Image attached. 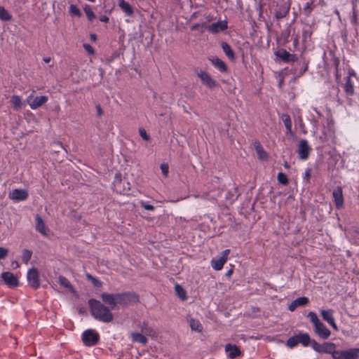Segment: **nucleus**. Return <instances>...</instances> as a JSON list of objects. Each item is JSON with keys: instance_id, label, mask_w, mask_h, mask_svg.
Returning <instances> with one entry per match:
<instances>
[{"instance_id": "6e6552de", "label": "nucleus", "mask_w": 359, "mask_h": 359, "mask_svg": "<svg viewBox=\"0 0 359 359\" xmlns=\"http://www.w3.org/2000/svg\"><path fill=\"white\" fill-rule=\"evenodd\" d=\"M4 283L10 287H15L18 285V278L11 272H3L1 276Z\"/></svg>"}, {"instance_id": "0e129e2a", "label": "nucleus", "mask_w": 359, "mask_h": 359, "mask_svg": "<svg viewBox=\"0 0 359 359\" xmlns=\"http://www.w3.org/2000/svg\"><path fill=\"white\" fill-rule=\"evenodd\" d=\"M284 166H285V168H289V165H288V164H287V162H285V163H284Z\"/></svg>"}, {"instance_id": "ea45409f", "label": "nucleus", "mask_w": 359, "mask_h": 359, "mask_svg": "<svg viewBox=\"0 0 359 359\" xmlns=\"http://www.w3.org/2000/svg\"><path fill=\"white\" fill-rule=\"evenodd\" d=\"M278 181L279 183L287 185L288 184V179L285 174L283 172H279L278 175Z\"/></svg>"}, {"instance_id": "473e14b6", "label": "nucleus", "mask_w": 359, "mask_h": 359, "mask_svg": "<svg viewBox=\"0 0 359 359\" xmlns=\"http://www.w3.org/2000/svg\"><path fill=\"white\" fill-rule=\"evenodd\" d=\"M276 55L278 57L281 58L285 62L291 61L294 57V55L290 54L289 52L286 50H282L280 52H278Z\"/></svg>"}, {"instance_id": "58836bf2", "label": "nucleus", "mask_w": 359, "mask_h": 359, "mask_svg": "<svg viewBox=\"0 0 359 359\" xmlns=\"http://www.w3.org/2000/svg\"><path fill=\"white\" fill-rule=\"evenodd\" d=\"M298 344V339L297 335L289 338L287 341V346L290 348H293Z\"/></svg>"}, {"instance_id": "4be33fe9", "label": "nucleus", "mask_w": 359, "mask_h": 359, "mask_svg": "<svg viewBox=\"0 0 359 359\" xmlns=\"http://www.w3.org/2000/svg\"><path fill=\"white\" fill-rule=\"evenodd\" d=\"M281 119L286 128L287 133L288 135H291L292 137H294V133L292 130V121H291L290 116L287 114H283L281 115Z\"/></svg>"}, {"instance_id": "a878e982", "label": "nucleus", "mask_w": 359, "mask_h": 359, "mask_svg": "<svg viewBox=\"0 0 359 359\" xmlns=\"http://www.w3.org/2000/svg\"><path fill=\"white\" fill-rule=\"evenodd\" d=\"M58 283L59 284L64 287L66 289H68L72 292H74V289L70 282L68 280L67 278L62 276H60L58 277Z\"/></svg>"}, {"instance_id": "c9c22d12", "label": "nucleus", "mask_w": 359, "mask_h": 359, "mask_svg": "<svg viewBox=\"0 0 359 359\" xmlns=\"http://www.w3.org/2000/svg\"><path fill=\"white\" fill-rule=\"evenodd\" d=\"M190 327H191V330L197 331V332H201V330H202V325L200 323V322L197 320L191 319Z\"/></svg>"}, {"instance_id": "72a5a7b5", "label": "nucleus", "mask_w": 359, "mask_h": 359, "mask_svg": "<svg viewBox=\"0 0 359 359\" xmlns=\"http://www.w3.org/2000/svg\"><path fill=\"white\" fill-rule=\"evenodd\" d=\"M12 18L11 15L4 7L0 6V19L3 21H9Z\"/></svg>"}, {"instance_id": "f8f14e48", "label": "nucleus", "mask_w": 359, "mask_h": 359, "mask_svg": "<svg viewBox=\"0 0 359 359\" xmlns=\"http://www.w3.org/2000/svg\"><path fill=\"white\" fill-rule=\"evenodd\" d=\"M332 196L334 200L335 205L337 209H341L344 205V198L342 194V189L340 187H337L334 189Z\"/></svg>"}, {"instance_id": "4c0bfd02", "label": "nucleus", "mask_w": 359, "mask_h": 359, "mask_svg": "<svg viewBox=\"0 0 359 359\" xmlns=\"http://www.w3.org/2000/svg\"><path fill=\"white\" fill-rule=\"evenodd\" d=\"M86 278L88 280H90L93 285L94 287H100L102 286V282L100 281L97 278H96L95 277L93 276L90 273H87L86 274Z\"/></svg>"}, {"instance_id": "9b49d317", "label": "nucleus", "mask_w": 359, "mask_h": 359, "mask_svg": "<svg viewBox=\"0 0 359 359\" xmlns=\"http://www.w3.org/2000/svg\"><path fill=\"white\" fill-rule=\"evenodd\" d=\"M333 313L334 311L332 309L322 310L320 311V314L323 319L327 321L332 327L334 330H337L338 327L334 322Z\"/></svg>"}, {"instance_id": "4468645a", "label": "nucleus", "mask_w": 359, "mask_h": 359, "mask_svg": "<svg viewBox=\"0 0 359 359\" xmlns=\"http://www.w3.org/2000/svg\"><path fill=\"white\" fill-rule=\"evenodd\" d=\"M314 327L316 334L323 339H327L331 334L330 331L321 322L318 323V325H316Z\"/></svg>"}, {"instance_id": "423d86ee", "label": "nucleus", "mask_w": 359, "mask_h": 359, "mask_svg": "<svg viewBox=\"0 0 359 359\" xmlns=\"http://www.w3.org/2000/svg\"><path fill=\"white\" fill-rule=\"evenodd\" d=\"M48 101V97L45 95L34 97L33 95H29L27 98V102L29 105L30 108L32 109H36L40 107H41L43 104H45Z\"/></svg>"}, {"instance_id": "0eeeda50", "label": "nucleus", "mask_w": 359, "mask_h": 359, "mask_svg": "<svg viewBox=\"0 0 359 359\" xmlns=\"http://www.w3.org/2000/svg\"><path fill=\"white\" fill-rule=\"evenodd\" d=\"M311 148L306 140H301L298 147V154L299 158L306 160L309 158Z\"/></svg>"}, {"instance_id": "39448f33", "label": "nucleus", "mask_w": 359, "mask_h": 359, "mask_svg": "<svg viewBox=\"0 0 359 359\" xmlns=\"http://www.w3.org/2000/svg\"><path fill=\"white\" fill-rule=\"evenodd\" d=\"M335 359H359V348L338 351L335 353Z\"/></svg>"}, {"instance_id": "3c124183", "label": "nucleus", "mask_w": 359, "mask_h": 359, "mask_svg": "<svg viewBox=\"0 0 359 359\" xmlns=\"http://www.w3.org/2000/svg\"><path fill=\"white\" fill-rule=\"evenodd\" d=\"M84 49L89 53V54H93L94 53V49L88 43H84L83 45Z\"/></svg>"}, {"instance_id": "37998d69", "label": "nucleus", "mask_w": 359, "mask_h": 359, "mask_svg": "<svg viewBox=\"0 0 359 359\" xmlns=\"http://www.w3.org/2000/svg\"><path fill=\"white\" fill-rule=\"evenodd\" d=\"M313 9V1L307 2L304 8V11L306 15H309Z\"/></svg>"}, {"instance_id": "cd10ccee", "label": "nucleus", "mask_w": 359, "mask_h": 359, "mask_svg": "<svg viewBox=\"0 0 359 359\" xmlns=\"http://www.w3.org/2000/svg\"><path fill=\"white\" fill-rule=\"evenodd\" d=\"M212 63L218 68L221 72H225L227 70L226 64L219 58L214 57L210 60Z\"/></svg>"}, {"instance_id": "338daca9", "label": "nucleus", "mask_w": 359, "mask_h": 359, "mask_svg": "<svg viewBox=\"0 0 359 359\" xmlns=\"http://www.w3.org/2000/svg\"><path fill=\"white\" fill-rule=\"evenodd\" d=\"M336 14L339 15V11H336Z\"/></svg>"}, {"instance_id": "9d476101", "label": "nucleus", "mask_w": 359, "mask_h": 359, "mask_svg": "<svg viewBox=\"0 0 359 359\" xmlns=\"http://www.w3.org/2000/svg\"><path fill=\"white\" fill-rule=\"evenodd\" d=\"M227 29V22L226 20L218 21L208 26L207 29L212 34H217L221 31Z\"/></svg>"}, {"instance_id": "f704fd0d", "label": "nucleus", "mask_w": 359, "mask_h": 359, "mask_svg": "<svg viewBox=\"0 0 359 359\" xmlns=\"http://www.w3.org/2000/svg\"><path fill=\"white\" fill-rule=\"evenodd\" d=\"M83 10L88 20L92 21L95 18V15L90 6L86 5L83 8Z\"/></svg>"}, {"instance_id": "393cba45", "label": "nucleus", "mask_w": 359, "mask_h": 359, "mask_svg": "<svg viewBox=\"0 0 359 359\" xmlns=\"http://www.w3.org/2000/svg\"><path fill=\"white\" fill-rule=\"evenodd\" d=\"M118 6L127 15H131L133 13V10L130 5L124 0H118Z\"/></svg>"}, {"instance_id": "de8ad7c7", "label": "nucleus", "mask_w": 359, "mask_h": 359, "mask_svg": "<svg viewBox=\"0 0 359 359\" xmlns=\"http://www.w3.org/2000/svg\"><path fill=\"white\" fill-rule=\"evenodd\" d=\"M168 165L165 163H162L161 165V171H162V173L164 177H167L168 176Z\"/></svg>"}, {"instance_id": "5701e85b", "label": "nucleus", "mask_w": 359, "mask_h": 359, "mask_svg": "<svg viewBox=\"0 0 359 359\" xmlns=\"http://www.w3.org/2000/svg\"><path fill=\"white\" fill-rule=\"evenodd\" d=\"M255 149L256 150L258 158L262 161H266L268 158L267 153L264 151L260 142L257 141L254 143Z\"/></svg>"}, {"instance_id": "1a4fd4ad", "label": "nucleus", "mask_w": 359, "mask_h": 359, "mask_svg": "<svg viewBox=\"0 0 359 359\" xmlns=\"http://www.w3.org/2000/svg\"><path fill=\"white\" fill-rule=\"evenodd\" d=\"M28 198V192L25 189H15L9 193V198L15 201H25Z\"/></svg>"}, {"instance_id": "4d7b16f0", "label": "nucleus", "mask_w": 359, "mask_h": 359, "mask_svg": "<svg viewBox=\"0 0 359 359\" xmlns=\"http://www.w3.org/2000/svg\"><path fill=\"white\" fill-rule=\"evenodd\" d=\"M90 39H91L92 41H95L96 40V39H97L96 34H90Z\"/></svg>"}, {"instance_id": "aec40b11", "label": "nucleus", "mask_w": 359, "mask_h": 359, "mask_svg": "<svg viewBox=\"0 0 359 359\" xmlns=\"http://www.w3.org/2000/svg\"><path fill=\"white\" fill-rule=\"evenodd\" d=\"M225 351L228 353L229 357L232 359L241 355V351L238 346L236 345H231L230 344L225 346Z\"/></svg>"}, {"instance_id": "a211bd4d", "label": "nucleus", "mask_w": 359, "mask_h": 359, "mask_svg": "<svg viewBox=\"0 0 359 359\" xmlns=\"http://www.w3.org/2000/svg\"><path fill=\"white\" fill-rule=\"evenodd\" d=\"M309 302V300L306 297H298L292 301L288 306L290 311H294L298 306H306Z\"/></svg>"}, {"instance_id": "8fccbe9b", "label": "nucleus", "mask_w": 359, "mask_h": 359, "mask_svg": "<svg viewBox=\"0 0 359 359\" xmlns=\"http://www.w3.org/2000/svg\"><path fill=\"white\" fill-rule=\"evenodd\" d=\"M140 205L142 207H143L147 210L152 211L154 210V207L152 205L147 204L144 201H141Z\"/></svg>"}, {"instance_id": "f03ea898", "label": "nucleus", "mask_w": 359, "mask_h": 359, "mask_svg": "<svg viewBox=\"0 0 359 359\" xmlns=\"http://www.w3.org/2000/svg\"><path fill=\"white\" fill-rule=\"evenodd\" d=\"M115 298L116 299V306H127L139 302L137 295L131 292L117 293Z\"/></svg>"}, {"instance_id": "f3484780", "label": "nucleus", "mask_w": 359, "mask_h": 359, "mask_svg": "<svg viewBox=\"0 0 359 359\" xmlns=\"http://www.w3.org/2000/svg\"><path fill=\"white\" fill-rule=\"evenodd\" d=\"M352 77H356V74L353 70L349 72L348 76L344 85L345 92L348 95H353L354 94L353 83L351 81Z\"/></svg>"}, {"instance_id": "5fc2aeb1", "label": "nucleus", "mask_w": 359, "mask_h": 359, "mask_svg": "<svg viewBox=\"0 0 359 359\" xmlns=\"http://www.w3.org/2000/svg\"><path fill=\"white\" fill-rule=\"evenodd\" d=\"M352 22H353L354 24H356V23H357V15H356L355 12H353V17H352Z\"/></svg>"}, {"instance_id": "7ed1b4c3", "label": "nucleus", "mask_w": 359, "mask_h": 359, "mask_svg": "<svg viewBox=\"0 0 359 359\" xmlns=\"http://www.w3.org/2000/svg\"><path fill=\"white\" fill-rule=\"evenodd\" d=\"M27 279L32 288L37 289L40 286L39 273L36 268L33 267L28 270Z\"/></svg>"}, {"instance_id": "79ce46f5", "label": "nucleus", "mask_w": 359, "mask_h": 359, "mask_svg": "<svg viewBox=\"0 0 359 359\" xmlns=\"http://www.w3.org/2000/svg\"><path fill=\"white\" fill-rule=\"evenodd\" d=\"M308 316L310 318V320L313 323V325L315 326L316 325H318V323H320V321L319 320L317 315L313 312V311H310L309 313H308Z\"/></svg>"}, {"instance_id": "e433bc0d", "label": "nucleus", "mask_w": 359, "mask_h": 359, "mask_svg": "<svg viewBox=\"0 0 359 359\" xmlns=\"http://www.w3.org/2000/svg\"><path fill=\"white\" fill-rule=\"evenodd\" d=\"M32 255V252L29 250L25 249L22 254V260L24 263L27 264Z\"/></svg>"}, {"instance_id": "f257e3e1", "label": "nucleus", "mask_w": 359, "mask_h": 359, "mask_svg": "<svg viewBox=\"0 0 359 359\" xmlns=\"http://www.w3.org/2000/svg\"><path fill=\"white\" fill-rule=\"evenodd\" d=\"M92 315L96 318L105 323L113 320V315L108 307L103 305L100 301L91 299L88 301Z\"/></svg>"}, {"instance_id": "49530a36", "label": "nucleus", "mask_w": 359, "mask_h": 359, "mask_svg": "<svg viewBox=\"0 0 359 359\" xmlns=\"http://www.w3.org/2000/svg\"><path fill=\"white\" fill-rule=\"evenodd\" d=\"M140 135L142 137L143 140L148 141L149 140V135H147L146 130L144 128H140L139 130Z\"/></svg>"}, {"instance_id": "864d4df0", "label": "nucleus", "mask_w": 359, "mask_h": 359, "mask_svg": "<svg viewBox=\"0 0 359 359\" xmlns=\"http://www.w3.org/2000/svg\"><path fill=\"white\" fill-rule=\"evenodd\" d=\"M100 20L101 22H109V18L105 15L101 16Z\"/></svg>"}, {"instance_id": "680f3d73", "label": "nucleus", "mask_w": 359, "mask_h": 359, "mask_svg": "<svg viewBox=\"0 0 359 359\" xmlns=\"http://www.w3.org/2000/svg\"><path fill=\"white\" fill-rule=\"evenodd\" d=\"M199 26H200V25H199V24H196V25H193V26H192L191 29H192L193 30L196 29H198V28L199 27Z\"/></svg>"}, {"instance_id": "bb28decb", "label": "nucleus", "mask_w": 359, "mask_h": 359, "mask_svg": "<svg viewBox=\"0 0 359 359\" xmlns=\"http://www.w3.org/2000/svg\"><path fill=\"white\" fill-rule=\"evenodd\" d=\"M141 332H142L145 336L149 335L151 337L156 336V332L148 325V323L146 322H143L140 326Z\"/></svg>"}, {"instance_id": "ddd939ff", "label": "nucleus", "mask_w": 359, "mask_h": 359, "mask_svg": "<svg viewBox=\"0 0 359 359\" xmlns=\"http://www.w3.org/2000/svg\"><path fill=\"white\" fill-rule=\"evenodd\" d=\"M198 76L208 88H212L217 86V82L207 72L201 71L198 73Z\"/></svg>"}, {"instance_id": "c85d7f7f", "label": "nucleus", "mask_w": 359, "mask_h": 359, "mask_svg": "<svg viewBox=\"0 0 359 359\" xmlns=\"http://www.w3.org/2000/svg\"><path fill=\"white\" fill-rule=\"evenodd\" d=\"M11 102L12 104V107L15 110H19L21 109L22 103L21 98L19 95H13L11 97Z\"/></svg>"}, {"instance_id": "b1692460", "label": "nucleus", "mask_w": 359, "mask_h": 359, "mask_svg": "<svg viewBox=\"0 0 359 359\" xmlns=\"http://www.w3.org/2000/svg\"><path fill=\"white\" fill-rule=\"evenodd\" d=\"M222 48L226 55L231 60H235V55L233 50L226 42H222L221 44Z\"/></svg>"}, {"instance_id": "e2e57ef3", "label": "nucleus", "mask_w": 359, "mask_h": 359, "mask_svg": "<svg viewBox=\"0 0 359 359\" xmlns=\"http://www.w3.org/2000/svg\"><path fill=\"white\" fill-rule=\"evenodd\" d=\"M231 273H232V270H229V271H227L226 275L227 276H231Z\"/></svg>"}, {"instance_id": "c756f323", "label": "nucleus", "mask_w": 359, "mask_h": 359, "mask_svg": "<svg viewBox=\"0 0 359 359\" xmlns=\"http://www.w3.org/2000/svg\"><path fill=\"white\" fill-rule=\"evenodd\" d=\"M298 339V344H302L304 346H307L311 342L310 337L308 334H299L297 335Z\"/></svg>"}, {"instance_id": "dca6fc26", "label": "nucleus", "mask_w": 359, "mask_h": 359, "mask_svg": "<svg viewBox=\"0 0 359 359\" xmlns=\"http://www.w3.org/2000/svg\"><path fill=\"white\" fill-rule=\"evenodd\" d=\"M100 297L102 301L108 304L111 309H114L116 307V294H109V293H102Z\"/></svg>"}, {"instance_id": "2f4dec72", "label": "nucleus", "mask_w": 359, "mask_h": 359, "mask_svg": "<svg viewBox=\"0 0 359 359\" xmlns=\"http://www.w3.org/2000/svg\"><path fill=\"white\" fill-rule=\"evenodd\" d=\"M224 258H219L218 259H212L211 261L212 266L214 269L219 271L222 269L224 264L226 263Z\"/></svg>"}, {"instance_id": "2eb2a0df", "label": "nucleus", "mask_w": 359, "mask_h": 359, "mask_svg": "<svg viewBox=\"0 0 359 359\" xmlns=\"http://www.w3.org/2000/svg\"><path fill=\"white\" fill-rule=\"evenodd\" d=\"M35 229H36V231L40 233L42 236H48V229L45 222H43L42 217L39 215H36Z\"/></svg>"}, {"instance_id": "6ab92c4d", "label": "nucleus", "mask_w": 359, "mask_h": 359, "mask_svg": "<svg viewBox=\"0 0 359 359\" xmlns=\"http://www.w3.org/2000/svg\"><path fill=\"white\" fill-rule=\"evenodd\" d=\"M336 346L334 344L331 342H326L321 344V349L320 353H325L332 354V356L334 359H335V353L338 352V351L335 350Z\"/></svg>"}, {"instance_id": "412c9836", "label": "nucleus", "mask_w": 359, "mask_h": 359, "mask_svg": "<svg viewBox=\"0 0 359 359\" xmlns=\"http://www.w3.org/2000/svg\"><path fill=\"white\" fill-rule=\"evenodd\" d=\"M130 337L133 342H137L145 345L147 343V339L142 332H133L130 333Z\"/></svg>"}, {"instance_id": "7c9ffc66", "label": "nucleus", "mask_w": 359, "mask_h": 359, "mask_svg": "<svg viewBox=\"0 0 359 359\" xmlns=\"http://www.w3.org/2000/svg\"><path fill=\"white\" fill-rule=\"evenodd\" d=\"M175 291L181 300L184 301L187 299V292L181 285L178 284L175 285Z\"/></svg>"}, {"instance_id": "a19ab883", "label": "nucleus", "mask_w": 359, "mask_h": 359, "mask_svg": "<svg viewBox=\"0 0 359 359\" xmlns=\"http://www.w3.org/2000/svg\"><path fill=\"white\" fill-rule=\"evenodd\" d=\"M69 13L73 15H76L77 17H81V13L80 11V10L74 5L72 4L70 6H69Z\"/></svg>"}, {"instance_id": "a18cd8bd", "label": "nucleus", "mask_w": 359, "mask_h": 359, "mask_svg": "<svg viewBox=\"0 0 359 359\" xmlns=\"http://www.w3.org/2000/svg\"><path fill=\"white\" fill-rule=\"evenodd\" d=\"M8 249L0 247V259H5L8 255Z\"/></svg>"}, {"instance_id": "20e7f679", "label": "nucleus", "mask_w": 359, "mask_h": 359, "mask_svg": "<svg viewBox=\"0 0 359 359\" xmlns=\"http://www.w3.org/2000/svg\"><path fill=\"white\" fill-rule=\"evenodd\" d=\"M82 340L86 346H93L99 341V334L93 330H87L82 334Z\"/></svg>"}, {"instance_id": "6e6d98bb", "label": "nucleus", "mask_w": 359, "mask_h": 359, "mask_svg": "<svg viewBox=\"0 0 359 359\" xmlns=\"http://www.w3.org/2000/svg\"><path fill=\"white\" fill-rule=\"evenodd\" d=\"M311 176V170H307L306 172H305V177L306 179H309Z\"/></svg>"}, {"instance_id": "603ef678", "label": "nucleus", "mask_w": 359, "mask_h": 359, "mask_svg": "<svg viewBox=\"0 0 359 359\" xmlns=\"http://www.w3.org/2000/svg\"><path fill=\"white\" fill-rule=\"evenodd\" d=\"M229 252H230V250L229 249L224 250L221 258H224V260L226 261L228 259V255H229Z\"/></svg>"}, {"instance_id": "052dcab7", "label": "nucleus", "mask_w": 359, "mask_h": 359, "mask_svg": "<svg viewBox=\"0 0 359 359\" xmlns=\"http://www.w3.org/2000/svg\"><path fill=\"white\" fill-rule=\"evenodd\" d=\"M12 266H13L15 267H18V266H19L18 262L17 261L12 262Z\"/></svg>"}, {"instance_id": "c03bdc74", "label": "nucleus", "mask_w": 359, "mask_h": 359, "mask_svg": "<svg viewBox=\"0 0 359 359\" xmlns=\"http://www.w3.org/2000/svg\"><path fill=\"white\" fill-rule=\"evenodd\" d=\"M311 346L313 348V350H315L316 352L320 353L321 349V344H319L315 340H311Z\"/></svg>"}, {"instance_id": "69168bd1", "label": "nucleus", "mask_w": 359, "mask_h": 359, "mask_svg": "<svg viewBox=\"0 0 359 359\" xmlns=\"http://www.w3.org/2000/svg\"><path fill=\"white\" fill-rule=\"evenodd\" d=\"M57 144L62 149H63V147L62 146V144H60V143H57Z\"/></svg>"}, {"instance_id": "13d9d810", "label": "nucleus", "mask_w": 359, "mask_h": 359, "mask_svg": "<svg viewBox=\"0 0 359 359\" xmlns=\"http://www.w3.org/2000/svg\"><path fill=\"white\" fill-rule=\"evenodd\" d=\"M43 60L46 63H48V62H50L51 58H50V57H44V58L43 59Z\"/></svg>"}, {"instance_id": "09e8293b", "label": "nucleus", "mask_w": 359, "mask_h": 359, "mask_svg": "<svg viewBox=\"0 0 359 359\" xmlns=\"http://www.w3.org/2000/svg\"><path fill=\"white\" fill-rule=\"evenodd\" d=\"M287 11H276V13H275V17L277 18V19H281L284 17H285L286 14H287Z\"/></svg>"}, {"instance_id": "bf43d9fd", "label": "nucleus", "mask_w": 359, "mask_h": 359, "mask_svg": "<svg viewBox=\"0 0 359 359\" xmlns=\"http://www.w3.org/2000/svg\"><path fill=\"white\" fill-rule=\"evenodd\" d=\"M97 109L99 115H101L102 114V111L101 109L100 106H97Z\"/></svg>"}]
</instances>
